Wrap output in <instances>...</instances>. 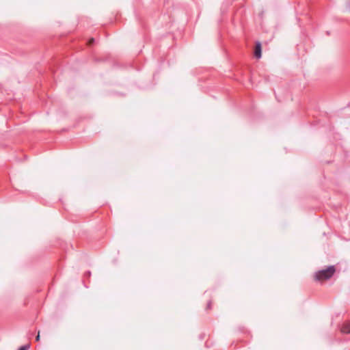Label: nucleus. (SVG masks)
Returning a JSON list of instances; mask_svg holds the SVG:
<instances>
[{
    "instance_id": "7ed1b4c3",
    "label": "nucleus",
    "mask_w": 350,
    "mask_h": 350,
    "mask_svg": "<svg viewBox=\"0 0 350 350\" xmlns=\"http://www.w3.org/2000/svg\"><path fill=\"white\" fill-rule=\"evenodd\" d=\"M340 332L343 334H350V321L345 322L340 328Z\"/></svg>"
},
{
    "instance_id": "39448f33",
    "label": "nucleus",
    "mask_w": 350,
    "mask_h": 350,
    "mask_svg": "<svg viewBox=\"0 0 350 350\" xmlns=\"http://www.w3.org/2000/svg\"><path fill=\"white\" fill-rule=\"evenodd\" d=\"M94 43V38H91L88 40V44L89 45H92Z\"/></svg>"
},
{
    "instance_id": "f03ea898",
    "label": "nucleus",
    "mask_w": 350,
    "mask_h": 350,
    "mask_svg": "<svg viewBox=\"0 0 350 350\" xmlns=\"http://www.w3.org/2000/svg\"><path fill=\"white\" fill-rule=\"evenodd\" d=\"M261 53H262L261 44L260 42H257L256 44L255 50H254V56L257 59H259L261 57Z\"/></svg>"
},
{
    "instance_id": "6e6552de",
    "label": "nucleus",
    "mask_w": 350,
    "mask_h": 350,
    "mask_svg": "<svg viewBox=\"0 0 350 350\" xmlns=\"http://www.w3.org/2000/svg\"><path fill=\"white\" fill-rule=\"evenodd\" d=\"M39 340H40V333L38 332V335L36 337V340L39 341Z\"/></svg>"
},
{
    "instance_id": "f257e3e1",
    "label": "nucleus",
    "mask_w": 350,
    "mask_h": 350,
    "mask_svg": "<svg viewBox=\"0 0 350 350\" xmlns=\"http://www.w3.org/2000/svg\"><path fill=\"white\" fill-rule=\"evenodd\" d=\"M335 271L336 269L334 266H329L325 269H322L316 272L314 276L315 279L319 281L328 280L332 277V275L335 273Z\"/></svg>"
},
{
    "instance_id": "0eeeda50",
    "label": "nucleus",
    "mask_w": 350,
    "mask_h": 350,
    "mask_svg": "<svg viewBox=\"0 0 350 350\" xmlns=\"http://www.w3.org/2000/svg\"><path fill=\"white\" fill-rule=\"evenodd\" d=\"M90 275H91V272L90 271H86L85 273V277H90Z\"/></svg>"
},
{
    "instance_id": "20e7f679",
    "label": "nucleus",
    "mask_w": 350,
    "mask_h": 350,
    "mask_svg": "<svg viewBox=\"0 0 350 350\" xmlns=\"http://www.w3.org/2000/svg\"><path fill=\"white\" fill-rule=\"evenodd\" d=\"M30 348V345L27 344L23 346H21L18 350H28Z\"/></svg>"
},
{
    "instance_id": "423d86ee",
    "label": "nucleus",
    "mask_w": 350,
    "mask_h": 350,
    "mask_svg": "<svg viewBox=\"0 0 350 350\" xmlns=\"http://www.w3.org/2000/svg\"><path fill=\"white\" fill-rule=\"evenodd\" d=\"M211 301H209L207 304L206 309H211Z\"/></svg>"
}]
</instances>
